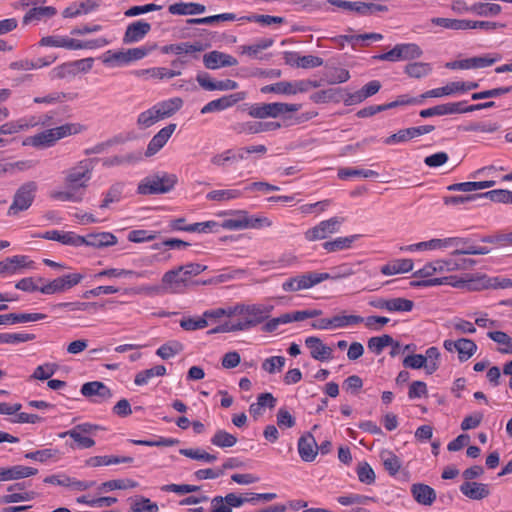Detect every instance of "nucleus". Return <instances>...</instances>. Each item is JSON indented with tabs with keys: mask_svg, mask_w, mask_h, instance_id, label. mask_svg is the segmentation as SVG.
<instances>
[{
	"mask_svg": "<svg viewBox=\"0 0 512 512\" xmlns=\"http://www.w3.org/2000/svg\"><path fill=\"white\" fill-rule=\"evenodd\" d=\"M207 267L199 263H189L178 266L175 269L164 273L162 277V287L159 286H142L139 288L126 289V292L134 294L145 293L148 295L158 294L161 292H175V288L180 284H185L192 276H196L203 272Z\"/></svg>",
	"mask_w": 512,
	"mask_h": 512,
	"instance_id": "obj_1",
	"label": "nucleus"
},
{
	"mask_svg": "<svg viewBox=\"0 0 512 512\" xmlns=\"http://www.w3.org/2000/svg\"><path fill=\"white\" fill-rule=\"evenodd\" d=\"M82 126L76 123H66L64 125L47 129L27 138L25 144H30L37 148H46L53 146L58 140L67 136L81 132Z\"/></svg>",
	"mask_w": 512,
	"mask_h": 512,
	"instance_id": "obj_2",
	"label": "nucleus"
},
{
	"mask_svg": "<svg viewBox=\"0 0 512 512\" xmlns=\"http://www.w3.org/2000/svg\"><path fill=\"white\" fill-rule=\"evenodd\" d=\"M177 182L178 178L175 174L157 173L143 178L138 184L137 193L140 195L165 194L170 192Z\"/></svg>",
	"mask_w": 512,
	"mask_h": 512,
	"instance_id": "obj_3",
	"label": "nucleus"
},
{
	"mask_svg": "<svg viewBox=\"0 0 512 512\" xmlns=\"http://www.w3.org/2000/svg\"><path fill=\"white\" fill-rule=\"evenodd\" d=\"M93 168V160L84 159L66 170L64 172V183L66 187L78 191L85 190L88 186V182L91 180Z\"/></svg>",
	"mask_w": 512,
	"mask_h": 512,
	"instance_id": "obj_4",
	"label": "nucleus"
},
{
	"mask_svg": "<svg viewBox=\"0 0 512 512\" xmlns=\"http://www.w3.org/2000/svg\"><path fill=\"white\" fill-rule=\"evenodd\" d=\"M102 429L103 428L98 425L86 422L75 425L72 429L60 433L59 437L64 438L69 436L72 438L74 441V443L70 444L72 449H87L95 445L94 439L90 436L95 435L97 431Z\"/></svg>",
	"mask_w": 512,
	"mask_h": 512,
	"instance_id": "obj_5",
	"label": "nucleus"
},
{
	"mask_svg": "<svg viewBox=\"0 0 512 512\" xmlns=\"http://www.w3.org/2000/svg\"><path fill=\"white\" fill-rule=\"evenodd\" d=\"M36 191L37 184L33 181L21 185L14 194L7 215L17 216L20 212L28 210L35 199Z\"/></svg>",
	"mask_w": 512,
	"mask_h": 512,
	"instance_id": "obj_6",
	"label": "nucleus"
},
{
	"mask_svg": "<svg viewBox=\"0 0 512 512\" xmlns=\"http://www.w3.org/2000/svg\"><path fill=\"white\" fill-rule=\"evenodd\" d=\"M301 104H289V103H263L255 104L251 106L249 115L253 118H276L285 113L297 112L301 109Z\"/></svg>",
	"mask_w": 512,
	"mask_h": 512,
	"instance_id": "obj_7",
	"label": "nucleus"
},
{
	"mask_svg": "<svg viewBox=\"0 0 512 512\" xmlns=\"http://www.w3.org/2000/svg\"><path fill=\"white\" fill-rule=\"evenodd\" d=\"M344 220L343 217L335 216L328 220L321 221L305 232V239L310 242L325 239L329 235L337 233Z\"/></svg>",
	"mask_w": 512,
	"mask_h": 512,
	"instance_id": "obj_8",
	"label": "nucleus"
},
{
	"mask_svg": "<svg viewBox=\"0 0 512 512\" xmlns=\"http://www.w3.org/2000/svg\"><path fill=\"white\" fill-rule=\"evenodd\" d=\"M272 222L266 218L251 217L245 211H239L237 218L226 219L222 223V227L229 230H241L246 228H260L263 226H271Z\"/></svg>",
	"mask_w": 512,
	"mask_h": 512,
	"instance_id": "obj_9",
	"label": "nucleus"
},
{
	"mask_svg": "<svg viewBox=\"0 0 512 512\" xmlns=\"http://www.w3.org/2000/svg\"><path fill=\"white\" fill-rule=\"evenodd\" d=\"M320 273L308 272L287 279L282 284V289L286 292H297L306 290L322 282Z\"/></svg>",
	"mask_w": 512,
	"mask_h": 512,
	"instance_id": "obj_10",
	"label": "nucleus"
},
{
	"mask_svg": "<svg viewBox=\"0 0 512 512\" xmlns=\"http://www.w3.org/2000/svg\"><path fill=\"white\" fill-rule=\"evenodd\" d=\"M369 305L389 312H410L414 307V302L406 298H376L369 302Z\"/></svg>",
	"mask_w": 512,
	"mask_h": 512,
	"instance_id": "obj_11",
	"label": "nucleus"
},
{
	"mask_svg": "<svg viewBox=\"0 0 512 512\" xmlns=\"http://www.w3.org/2000/svg\"><path fill=\"white\" fill-rule=\"evenodd\" d=\"M272 309L273 306L264 304H252L237 307L235 312L241 315H245V318L248 320V322H251V327H254L267 319L270 316Z\"/></svg>",
	"mask_w": 512,
	"mask_h": 512,
	"instance_id": "obj_12",
	"label": "nucleus"
},
{
	"mask_svg": "<svg viewBox=\"0 0 512 512\" xmlns=\"http://www.w3.org/2000/svg\"><path fill=\"white\" fill-rule=\"evenodd\" d=\"M465 240L459 238H445V239H431L429 241H423L416 244H411L405 247H401L402 251L414 252L423 250H435L442 249L451 246H459L460 243H465Z\"/></svg>",
	"mask_w": 512,
	"mask_h": 512,
	"instance_id": "obj_13",
	"label": "nucleus"
},
{
	"mask_svg": "<svg viewBox=\"0 0 512 512\" xmlns=\"http://www.w3.org/2000/svg\"><path fill=\"white\" fill-rule=\"evenodd\" d=\"M246 98L245 92H237L234 94L223 96L219 99H215L207 103L203 108L201 109L202 114H207L211 112H218L225 110L229 107H232L236 103L244 100Z\"/></svg>",
	"mask_w": 512,
	"mask_h": 512,
	"instance_id": "obj_14",
	"label": "nucleus"
},
{
	"mask_svg": "<svg viewBox=\"0 0 512 512\" xmlns=\"http://www.w3.org/2000/svg\"><path fill=\"white\" fill-rule=\"evenodd\" d=\"M203 63L207 69L214 70L220 67L235 66L238 61L229 54L214 50L203 56Z\"/></svg>",
	"mask_w": 512,
	"mask_h": 512,
	"instance_id": "obj_15",
	"label": "nucleus"
},
{
	"mask_svg": "<svg viewBox=\"0 0 512 512\" xmlns=\"http://www.w3.org/2000/svg\"><path fill=\"white\" fill-rule=\"evenodd\" d=\"M176 129V124L171 123L164 128H162L160 131H158L157 134L153 136V138L148 143L145 155L147 157H151L155 155L158 151H160L164 145L167 143L169 138L172 136Z\"/></svg>",
	"mask_w": 512,
	"mask_h": 512,
	"instance_id": "obj_16",
	"label": "nucleus"
},
{
	"mask_svg": "<svg viewBox=\"0 0 512 512\" xmlns=\"http://www.w3.org/2000/svg\"><path fill=\"white\" fill-rule=\"evenodd\" d=\"M305 345L310 349L311 357L315 360L327 361L333 357L332 348L323 344L322 340L318 337H307L305 339Z\"/></svg>",
	"mask_w": 512,
	"mask_h": 512,
	"instance_id": "obj_17",
	"label": "nucleus"
},
{
	"mask_svg": "<svg viewBox=\"0 0 512 512\" xmlns=\"http://www.w3.org/2000/svg\"><path fill=\"white\" fill-rule=\"evenodd\" d=\"M82 240L80 246L86 245L94 248H103L113 246L117 243V238L110 232L91 233L87 236H80Z\"/></svg>",
	"mask_w": 512,
	"mask_h": 512,
	"instance_id": "obj_18",
	"label": "nucleus"
},
{
	"mask_svg": "<svg viewBox=\"0 0 512 512\" xmlns=\"http://www.w3.org/2000/svg\"><path fill=\"white\" fill-rule=\"evenodd\" d=\"M151 30V24L143 20L129 24L123 36L125 44L136 43L142 40Z\"/></svg>",
	"mask_w": 512,
	"mask_h": 512,
	"instance_id": "obj_19",
	"label": "nucleus"
},
{
	"mask_svg": "<svg viewBox=\"0 0 512 512\" xmlns=\"http://www.w3.org/2000/svg\"><path fill=\"white\" fill-rule=\"evenodd\" d=\"M57 9L53 6H39L30 8L23 17V25L37 24L54 17Z\"/></svg>",
	"mask_w": 512,
	"mask_h": 512,
	"instance_id": "obj_20",
	"label": "nucleus"
},
{
	"mask_svg": "<svg viewBox=\"0 0 512 512\" xmlns=\"http://www.w3.org/2000/svg\"><path fill=\"white\" fill-rule=\"evenodd\" d=\"M80 391L84 397H98L99 400H95L96 402H101L112 397L111 390L103 382L100 381L86 382L82 385Z\"/></svg>",
	"mask_w": 512,
	"mask_h": 512,
	"instance_id": "obj_21",
	"label": "nucleus"
},
{
	"mask_svg": "<svg viewBox=\"0 0 512 512\" xmlns=\"http://www.w3.org/2000/svg\"><path fill=\"white\" fill-rule=\"evenodd\" d=\"M37 472L36 468L23 465L0 467V481L19 480L36 475Z\"/></svg>",
	"mask_w": 512,
	"mask_h": 512,
	"instance_id": "obj_22",
	"label": "nucleus"
},
{
	"mask_svg": "<svg viewBox=\"0 0 512 512\" xmlns=\"http://www.w3.org/2000/svg\"><path fill=\"white\" fill-rule=\"evenodd\" d=\"M413 499L420 505L431 506L436 500L435 490L427 484L414 483L410 488Z\"/></svg>",
	"mask_w": 512,
	"mask_h": 512,
	"instance_id": "obj_23",
	"label": "nucleus"
},
{
	"mask_svg": "<svg viewBox=\"0 0 512 512\" xmlns=\"http://www.w3.org/2000/svg\"><path fill=\"white\" fill-rule=\"evenodd\" d=\"M298 452L305 462H312L316 458L318 445L311 433H306L299 438Z\"/></svg>",
	"mask_w": 512,
	"mask_h": 512,
	"instance_id": "obj_24",
	"label": "nucleus"
},
{
	"mask_svg": "<svg viewBox=\"0 0 512 512\" xmlns=\"http://www.w3.org/2000/svg\"><path fill=\"white\" fill-rule=\"evenodd\" d=\"M204 50V46L200 42L195 43H189V42H182L177 44H170L165 45L162 47V52L165 54H175V55H182V54H189L193 55L195 58H197V53Z\"/></svg>",
	"mask_w": 512,
	"mask_h": 512,
	"instance_id": "obj_25",
	"label": "nucleus"
},
{
	"mask_svg": "<svg viewBox=\"0 0 512 512\" xmlns=\"http://www.w3.org/2000/svg\"><path fill=\"white\" fill-rule=\"evenodd\" d=\"M32 264L27 256L8 257L0 262V274H15L22 268L31 267Z\"/></svg>",
	"mask_w": 512,
	"mask_h": 512,
	"instance_id": "obj_26",
	"label": "nucleus"
},
{
	"mask_svg": "<svg viewBox=\"0 0 512 512\" xmlns=\"http://www.w3.org/2000/svg\"><path fill=\"white\" fill-rule=\"evenodd\" d=\"M460 491L472 500H482L489 496L490 490L487 484L465 481L460 485Z\"/></svg>",
	"mask_w": 512,
	"mask_h": 512,
	"instance_id": "obj_27",
	"label": "nucleus"
},
{
	"mask_svg": "<svg viewBox=\"0 0 512 512\" xmlns=\"http://www.w3.org/2000/svg\"><path fill=\"white\" fill-rule=\"evenodd\" d=\"M183 101L179 97L161 101L152 106L160 120L166 119L174 115L181 107Z\"/></svg>",
	"mask_w": 512,
	"mask_h": 512,
	"instance_id": "obj_28",
	"label": "nucleus"
},
{
	"mask_svg": "<svg viewBox=\"0 0 512 512\" xmlns=\"http://www.w3.org/2000/svg\"><path fill=\"white\" fill-rule=\"evenodd\" d=\"M47 316L42 313H10L0 315V325L35 322L45 319Z\"/></svg>",
	"mask_w": 512,
	"mask_h": 512,
	"instance_id": "obj_29",
	"label": "nucleus"
},
{
	"mask_svg": "<svg viewBox=\"0 0 512 512\" xmlns=\"http://www.w3.org/2000/svg\"><path fill=\"white\" fill-rule=\"evenodd\" d=\"M168 11L172 15H196L204 13L206 7L200 3L176 2L168 7Z\"/></svg>",
	"mask_w": 512,
	"mask_h": 512,
	"instance_id": "obj_30",
	"label": "nucleus"
},
{
	"mask_svg": "<svg viewBox=\"0 0 512 512\" xmlns=\"http://www.w3.org/2000/svg\"><path fill=\"white\" fill-rule=\"evenodd\" d=\"M142 160V152H130L124 155H114L102 160V165L104 167H114V166H122V165H131L135 164Z\"/></svg>",
	"mask_w": 512,
	"mask_h": 512,
	"instance_id": "obj_31",
	"label": "nucleus"
},
{
	"mask_svg": "<svg viewBox=\"0 0 512 512\" xmlns=\"http://www.w3.org/2000/svg\"><path fill=\"white\" fill-rule=\"evenodd\" d=\"M133 458L129 456H114V455H105V456H93L88 458L85 461V465L88 467H100V466H109L113 464H121V463H132Z\"/></svg>",
	"mask_w": 512,
	"mask_h": 512,
	"instance_id": "obj_32",
	"label": "nucleus"
},
{
	"mask_svg": "<svg viewBox=\"0 0 512 512\" xmlns=\"http://www.w3.org/2000/svg\"><path fill=\"white\" fill-rule=\"evenodd\" d=\"M42 237L48 240L58 241L65 245H70L74 247H79L82 240L80 239V235H77L74 232H61L58 230H51L45 232Z\"/></svg>",
	"mask_w": 512,
	"mask_h": 512,
	"instance_id": "obj_33",
	"label": "nucleus"
},
{
	"mask_svg": "<svg viewBox=\"0 0 512 512\" xmlns=\"http://www.w3.org/2000/svg\"><path fill=\"white\" fill-rule=\"evenodd\" d=\"M99 7L94 0H85L80 3H74L65 8L62 12L64 18H74L81 14H87Z\"/></svg>",
	"mask_w": 512,
	"mask_h": 512,
	"instance_id": "obj_34",
	"label": "nucleus"
},
{
	"mask_svg": "<svg viewBox=\"0 0 512 512\" xmlns=\"http://www.w3.org/2000/svg\"><path fill=\"white\" fill-rule=\"evenodd\" d=\"M413 261L411 259H397L381 267L383 275H395L412 271Z\"/></svg>",
	"mask_w": 512,
	"mask_h": 512,
	"instance_id": "obj_35",
	"label": "nucleus"
},
{
	"mask_svg": "<svg viewBox=\"0 0 512 512\" xmlns=\"http://www.w3.org/2000/svg\"><path fill=\"white\" fill-rule=\"evenodd\" d=\"M463 284H464V281L458 280L455 276L430 278V279H426V280L411 282V285L419 286V287H431V286H438V285H451L454 287H459Z\"/></svg>",
	"mask_w": 512,
	"mask_h": 512,
	"instance_id": "obj_36",
	"label": "nucleus"
},
{
	"mask_svg": "<svg viewBox=\"0 0 512 512\" xmlns=\"http://www.w3.org/2000/svg\"><path fill=\"white\" fill-rule=\"evenodd\" d=\"M123 190L124 183L122 182H116L111 185L104 195V199L100 204V208L106 209L109 208L111 204L120 202L122 199Z\"/></svg>",
	"mask_w": 512,
	"mask_h": 512,
	"instance_id": "obj_37",
	"label": "nucleus"
},
{
	"mask_svg": "<svg viewBox=\"0 0 512 512\" xmlns=\"http://www.w3.org/2000/svg\"><path fill=\"white\" fill-rule=\"evenodd\" d=\"M130 510L129 512H158L159 507L157 503L152 502L150 499L144 496H135L129 499Z\"/></svg>",
	"mask_w": 512,
	"mask_h": 512,
	"instance_id": "obj_38",
	"label": "nucleus"
},
{
	"mask_svg": "<svg viewBox=\"0 0 512 512\" xmlns=\"http://www.w3.org/2000/svg\"><path fill=\"white\" fill-rule=\"evenodd\" d=\"M501 59L499 55L492 56L491 54H486L483 56L466 58L465 60V69H478L492 66L494 63L498 62Z\"/></svg>",
	"mask_w": 512,
	"mask_h": 512,
	"instance_id": "obj_39",
	"label": "nucleus"
},
{
	"mask_svg": "<svg viewBox=\"0 0 512 512\" xmlns=\"http://www.w3.org/2000/svg\"><path fill=\"white\" fill-rule=\"evenodd\" d=\"M358 235L346 236V237H338L332 241H326L323 243V248L327 252H336L345 249H349L353 242L358 238Z\"/></svg>",
	"mask_w": 512,
	"mask_h": 512,
	"instance_id": "obj_40",
	"label": "nucleus"
},
{
	"mask_svg": "<svg viewBox=\"0 0 512 512\" xmlns=\"http://www.w3.org/2000/svg\"><path fill=\"white\" fill-rule=\"evenodd\" d=\"M380 458L383 462L384 468L390 475H396L401 469V460L393 452L389 450H383L380 452Z\"/></svg>",
	"mask_w": 512,
	"mask_h": 512,
	"instance_id": "obj_41",
	"label": "nucleus"
},
{
	"mask_svg": "<svg viewBox=\"0 0 512 512\" xmlns=\"http://www.w3.org/2000/svg\"><path fill=\"white\" fill-rule=\"evenodd\" d=\"M458 358L461 362L467 361L477 351L475 342L468 338H460L457 340Z\"/></svg>",
	"mask_w": 512,
	"mask_h": 512,
	"instance_id": "obj_42",
	"label": "nucleus"
},
{
	"mask_svg": "<svg viewBox=\"0 0 512 512\" xmlns=\"http://www.w3.org/2000/svg\"><path fill=\"white\" fill-rule=\"evenodd\" d=\"M166 374V368L163 365H156L150 369L140 371L136 374L134 383L138 386L145 385L155 376H164Z\"/></svg>",
	"mask_w": 512,
	"mask_h": 512,
	"instance_id": "obj_43",
	"label": "nucleus"
},
{
	"mask_svg": "<svg viewBox=\"0 0 512 512\" xmlns=\"http://www.w3.org/2000/svg\"><path fill=\"white\" fill-rule=\"evenodd\" d=\"M400 61H409L420 58L422 49L415 43L397 44Z\"/></svg>",
	"mask_w": 512,
	"mask_h": 512,
	"instance_id": "obj_44",
	"label": "nucleus"
},
{
	"mask_svg": "<svg viewBox=\"0 0 512 512\" xmlns=\"http://www.w3.org/2000/svg\"><path fill=\"white\" fill-rule=\"evenodd\" d=\"M404 71L409 77L420 79L432 72V66L429 63L413 62L407 64Z\"/></svg>",
	"mask_w": 512,
	"mask_h": 512,
	"instance_id": "obj_45",
	"label": "nucleus"
},
{
	"mask_svg": "<svg viewBox=\"0 0 512 512\" xmlns=\"http://www.w3.org/2000/svg\"><path fill=\"white\" fill-rule=\"evenodd\" d=\"M77 97L76 93L52 92L45 97H35L34 102L37 104H56L65 101H72Z\"/></svg>",
	"mask_w": 512,
	"mask_h": 512,
	"instance_id": "obj_46",
	"label": "nucleus"
},
{
	"mask_svg": "<svg viewBox=\"0 0 512 512\" xmlns=\"http://www.w3.org/2000/svg\"><path fill=\"white\" fill-rule=\"evenodd\" d=\"M184 349V346L182 343L176 340L168 341L167 343L161 345L157 351L156 354L162 358L163 360H167L179 353H181Z\"/></svg>",
	"mask_w": 512,
	"mask_h": 512,
	"instance_id": "obj_47",
	"label": "nucleus"
},
{
	"mask_svg": "<svg viewBox=\"0 0 512 512\" xmlns=\"http://www.w3.org/2000/svg\"><path fill=\"white\" fill-rule=\"evenodd\" d=\"M469 12L478 16H496L501 12V6L494 3H475L469 7Z\"/></svg>",
	"mask_w": 512,
	"mask_h": 512,
	"instance_id": "obj_48",
	"label": "nucleus"
},
{
	"mask_svg": "<svg viewBox=\"0 0 512 512\" xmlns=\"http://www.w3.org/2000/svg\"><path fill=\"white\" fill-rule=\"evenodd\" d=\"M239 21H247V22H255L264 26H270L272 24H283L285 19L280 16H271V15H258L252 14L247 16H242L238 19Z\"/></svg>",
	"mask_w": 512,
	"mask_h": 512,
	"instance_id": "obj_49",
	"label": "nucleus"
},
{
	"mask_svg": "<svg viewBox=\"0 0 512 512\" xmlns=\"http://www.w3.org/2000/svg\"><path fill=\"white\" fill-rule=\"evenodd\" d=\"M274 41L271 38H263L255 42L251 45H244L241 46V52L242 54H246L250 57H257V55L262 51L265 50L273 45Z\"/></svg>",
	"mask_w": 512,
	"mask_h": 512,
	"instance_id": "obj_50",
	"label": "nucleus"
},
{
	"mask_svg": "<svg viewBox=\"0 0 512 512\" xmlns=\"http://www.w3.org/2000/svg\"><path fill=\"white\" fill-rule=\"evenodd\" d=\"M481 198H488L496 203L512 204V191L497 189L484 193H478Z\"/></svg>",
	"mask_w": 512,
	"mask_h": 512,
	"instance_id": "obj_51",
	"label": "nucleus"
},
{
	"mask_svg": "<svg viewBox=\"0 0 512 512\" xmlns=\"http://www.w3.org/2000/svg\"><path fill=\"white\" fill-rule=\"evenodd\" d=\"M487 336L496 343L505 346L500 348L499 352L503 354H512V338L502 331H490Z\"/></svg>",
	"mask_w": 512,
	"mask_h": 512,
	"instance_id": "obj_52",
	"label": "nucleus"
},
{
	"mask_svg": "<svg viewBox=\"0 0 512 512\" xmlns=\"http://www.w3.org/2000/svg\"><path fill=\"white\" fill-rule=\"evenodd\" d=\"M83 197H84L83 191H78V190H74L71 188H67V190H61V191H53L51 193V198H53L55 200L63 201V202L70 201V202L79 203L83 200Z\"/></svg>",
	"mask_w": 512,
	"mask_h": 512,
	"instance_id": "obj_53",
	"label": "nucleus"
},
{
	"mask_svg": "<svg viewBox=\"0 0 512 512\" xmlns=\"http://www.w3.org/2000/svg\"><path fill=\"white\" fill-rule=\"evenodd\" d=\"M211 443L220 448H229L237 443V438L225 430L220 429L217 430L211 438Z\"/></svg>",
	"mask_w": 512,
	"mask_h": 512,
	"instance_id": "obj_54",
	"label": "nucleus"
},
{
	"mask_svg": "<svg viewBox=\"0 0 512 512\" xmlns=\"http://www.w3.org/2000/svg\"><path fill=\"white\" fill-rule=\"evenodd\" d=\"M242 195L238 189H224L213 190L206 195V198L211 201L223 202L239 198Z\"/></svg>",
	"mask_w": 512,
	"mask_h": 512,
	"instance_id": "obj_55",
	"label": "nucleus"
},
{
	"mask_svg": "<svg viewBox=\"0 0 512 512\" xmlns=\"http://www.w3.org/2000/svg\"><path fill=\"white\" fill-rule=\"evenodd\" d=\"M363 177L373 178L377 177L378 173L369 169H356V168H340L338 170V177L342 180H347L350 177Z\"/></svg>",
	"mask_w": 512,
	"mask_h": 512,
	"instance_id": "obj_56",
	"label": "nucleus"
},
{
	"mask_svg": "<svg viewBox=\"0 0 512 512\" xmlns=\"http://www.w3.org/2000/svg\"><path fill=\"white\" fill-rule=\"evenodd\" d=\"M458 93L457 88V81L456 82H450L447 85L439 88H435L429 91H426L425 93L421 94V99L426 98H437L442 96H448Z\"/></svg>",
	"mask_w": 512,
	"mask_h": 512,
	"instance_id": "obj_57",
	"label": "nucleus"
},
{
	"mask_svg": "<svg viewBox=\"0 0 512 512\" xmlns=\"http://www.w3.org/2000/svg\"><path fill=\"white\" fill-rule=\"evenodd\" d=\"M327 3L344 10L356 12L360 15H365V9L367 8L366 3L361 1L328 0Z\"/></svg>",
	"mask_w": 512,
	"mask_h": 512,
	"instance_id": "obj_58",
	"label": "nucleus"
},
{
	"mask_svg": "<svg viewBox=\"0 0 512 512\" xmlns=\"http://www.w3.org/2000/svg\"><path fill=\"white\" fill-rule=\"evenodd\" d=\"M392 344H394V339L388 334L371 337L368 340V348L377 355H379L385 347Z\"/></svg>",
	"mask_w": 512,
	"mask_h": 512,
	"instance_id": "obj_59",
	"label": "nucleus"
},
{
	"mask_svg": "<svg viewBox=\"0 0 512 512\" xmlns=\"http://www.w3.org/2000/svg\"><path fill=\"white\" fill-rule=\"evenodd\" d=\"M431 23L440 26L445 29H451V30H466V26L468 25L466 23V20H459V19H450V18H441V17H435L432 18Z\"/></svg>",
	"mask_w": 512,
	"mask_h": 512,
	"instance_id": "obj_60",
	"label": "nucleus"
},
{
	"mask_svg": "<svg viewBox=\"0 0 512 512\" xmlns=\"http://www.w3.org/2000/svg\"><path fill=\"white\" fill-rule=\"evenodd\" d=\"M35 339L34 334L28 333H0V344H19L32 341Z\"/></svg>",
	"mask_w": 512,
	"mask_h": 512,
	"instance_id": "obj_61",
	"label": "nucleus"
},
{
	"mask_svg": "<svg viewBox=\"0 0 512 512\" xmlns=\"http://www.w3.org/2000/svg\"><path fill=\"white\" fill-rule=\"evenodd\" d=\"M353 274V269L346 264L333 268L331 273H320L321 277H323L322 282L325 280H339L342 278H347Z\"/></svg>",
	"mask_w": 512,
	"mask_h": 512,
	"instance_id": "obj_62",
	"label": "nucleus"
},
{
	"mask_svg": "<svg viewBox=\"0 0 512 512\" xmlns=\"http://www.w3.org/2000/svg\"><path fill=\"white\" fill-rule=\"evenodd\" d=\"M160 121L153 107L141 112L137 118V125L140 129H147Z\"/></svg>",
	"mask_w": 512,
	"mask_h": 512,
	"instance_id": "obj_63",
	"label": "nucleus"
},
{
	"mask_svg": "<svg viewBox=\"0 0 512 512\" xmlns=\"http://www.w3.org/2000/svg\"><path fill=\"white\" fill-rule=\"evenodd\" d=\"M483 243L498 244L500 246L512 245V231L508 233L498 232L493 235L484 236L481 238Z\"/></svg>",
	"mask_w": 512,
	"mask_h": 512,
	"instance_id": "obj_64",
	"label": "nucleus"
}]
</instances>
